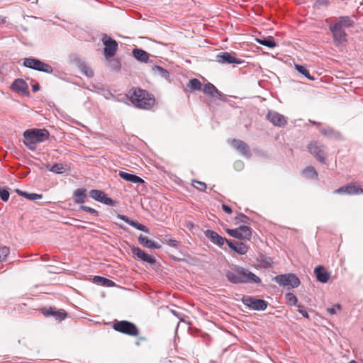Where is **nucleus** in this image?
<instances>
[{
  "instance_id": "nucleus-1",
  "label": "nucleus",
  "mask_w": 363,
  "mask_h": 363,
  "mask_svg": "<svg viewBox=\"0 0 363 363\" xmlns=\"http://www.w3.org/2000/svg\"><path fill=\"white\" fill-rule=\"evenodd\" d=\"M225 276L227 280L233 284H260L261 279L256 274L238 265L232 267L225 270Z\"/></svg>"
},
{
  "instance_id": "nucleus-2",
  "label": "nucleus",
  "mask_w": 363,
  "mask_h": 363,
  "mask_svg": "<svg viewBox=\"0 0 363 363\" xmlns=\"http://www.w3.org/2000/svg\"><path fill=\"white\" fill-rule=\"evenodd\" d=\"M126 96L135 107L141 109L149 110L155 103L152 94L140 88L133 87L130 89Z\"/></svg>"
},
{
  "instance_id": "nucleus-3",
  "label": "nucleus",
  "mask_w": 363,
  "mask_h": 363,
  "mask_svg": "<svg viewBox=\"0 0 363 363\" xmlns=\"http://www.w3.org/2000/svg\"><path fill=\"white\" fill-rule=\"evenodd\" d=\"M49 131L45 128H32L28 129L23 132L25 140L33 141L36 143H40L49 139Z\"/></svg>"
},
{
  "instance_id": "nucleus-4",
  "label": "nucleus",
  "mask_w": 363,
  "mask_h": 363,
  "mask_svg": "<svg viewBox=\"0 0 363 363\" xmlns=\"http://www.w3.org/2000/svg\"><path fill=\"white\" fill-rule=\"evenodd\" d=\"M273 280L279 285L287 287L288 289L297 288L301 284L297 276L291 273L277 275L273 278Z\"/></svg>"
},
{
  "instance_id": "nucleus-5",
  "label": "nucleus",
  "mask_w": 363,
  "mask_h": 363,
  "mask_svg": "<svg viewBox=\"0 0 363 363\" xmlns=\"http://www.w3.org/2000/svg\"><path fill=\"white\" fill-rule=\"evenodd\" d=\"M113 328L117 332L130 336L135 337L139 334L138 327L134 323L128 320L116 321L113 323Z\"/></svg>"
},
{
  "instance_id": "nucleus-6",
  "label": "nucleus",
  "mask_w": 363,
  "mask_h": 363,
  "mask_svg": "<svg viewBox=\"0 0 363 363\" xmlns=\"http://www.w3.org/2000/svg\"><path fill=\"white\" fill-rule=\"evenodd\" d=\"M23 66H25L27 68H30L48 74H51L53 72V68L51 65L38 59L33 57L25 58L23 60Z\"/></svg>"
},
{
  "instance_id": "nucleus-7",
  "label": "nucleus",
  "mask_w": 363,
  "mask_h": 363,
  "mask_svg": "<svg viewBox=\"0 0 363 363\" xmlns=\"http://www.w3.org/2000/svg\"><path fill=\"white\" fill-rule=\"evenodd\" d=\"M328 28L333 34V43L335 46L342 45L347 42V35L345 28L335 23L330 24Z\"/></svg>"
},
{
  "instance_id": "nucleus-8",
  "label": "nucleus",
  "mask_w": 363,
  "mask_h": 363,
  "mask_svg": "<svg viewBox=\"0 0 363 363\" xmlns=\"http://www.w3.org/2000/svg\"><path fill=\"white\" fill-rule=\"evenodd\" d=\"M241 301L245 306L255 311H264L268 306V302L265 300L250 296H243Z\"/></svg>"
},
{
  "instance_id": "nucleus-9",
  "label": "nucleus",
  "mask_w": 363,
  "mask_h": 363,
  "mask_svg": "<svg viewBox=\"0 0 363 363\" xmlns=\"http://www.w3.org/2000/svg\"><path fill=\"white\" fill-rule=\"evenodd\" d=\"M104 45V56L109 59L116 55L118 50V44L117 41L106 34H104L101 39Z\"/></svg>"
},
{
  "instance_id": "nucleus-10",
  "label": "nucleus",
  "mask_w": 363,
  "mask_h": 363,
  "mask_svg": "<svg viewBox=\"0 0 363 363\" xmlns=\"http://www.w3.org/2000/svg\"><path fill=\"white\" fill-rule=\"evenodd\" d=\"M227 233L230 236L241 240H250L252 237V229L247 225H241L235 229H228Z\"/></svg>"
},
{
  "instance_id": "nucleus-11",
  "label": "nucleus",
  "mask_w": 363,
  "mask_h": 363,
  "mask_svg": "<svg viewBox=\"0 0 363 363\" xmlns=\"http://www.w3.org/2000/svg\"><path fill=\"white\" fill-rule=\"evenodd\" d=\"M89 196L95 201L110 206H116L117 203L111 198L107 197L105 192L101 190L91 189L89 191Z\"/></svg>"
},
{
  "instance_id": "nucleus-12",
  "label": "nucleus",
  "mask_w": 363,
  "mask_h": 363,
  "mask_svg": "<svg viewBox=\"0 0 363 363\" xmlns=\"http://www.w3.org/2000/svg\"><path fill=\"white\" fill-rule=\"evenodd\" d=\"M308 150L321 163L325 164V146L318 145L317 143H311L308 145Z\"/></svg>"
},
{
  "instance_id": "nucleus-13",
  "label": "nucleus",
  "mask_w": 363,
  "mask_h": 363,
  "mask_svg": "<svg viewBox=\"0 0 363 363\" xmlns=\"http://www.w3.org/2000/svg\"><path fill=\"white\" fill-rule=\"evenodd\" d=\"M235 53L228 52H220L216 55V62L220 64H242L243 60L236 58Z\"/></svg>"
},
{
  "instance_id": "nucleus-14",
  "label": "nucleus",
  "mask_w": 363,
  "mask_h": 363,
  "mask_svg": "<svg viewBox=\"0 0 363 363\" xmlns=\"http://www.w3.org/2000/svg\"><path fill=\"white\" fill-rule=\"evenodd\" d=\"M267 118L274 126L277 127H284L287 123V118L274 111H269L267 114Z\"/></svg>"
},
{
  "instance_id": "nucleus-15",
  "label": "nucleus",
  "mask_w": 363,
  "mask_h": 363,
  "mask_svg": "<svg viewBox=\"0 0 363 363\" xmlns=\"http://www.w3.org/2000/svg\"><path fill=\"white\" fill-rule=\"evenodd\" d=\"M334 192L340 194L358 195L363 193V189L358 185L350 184L338 188Z\"/></svg>"
},
{
  "instance_id": "nucleus-16",
  "label": "nucleus",
  "mask_w": 363,
  "mask_h": 363,
  "mask_svg": "<svg viewBox=\"0 0 363 363\" xmlns=\"http://www.w3.org/2000/svg\"><path fill=\"white\" fill-rule=\"evenodd\" d=\"M130 250L133 255L135 256L138 259L152 264L156 262V259L154 257L145 252L140 248L133 245L130 247Z\"/></svg>"
},
{
  "instance_id": "nucleus-17",
  "label": "nucleus",
  "mask_w": 363,
  "mask_h": 363,
  "mask_svg": "<svg viewBox=\"0 0 363 363\" xmlns=\"http://www.w3.org/2000/svg\"><path fill=\"white\" fill-rule=\"evenodd\" d=\"M204 234L213 244L222 246L225 242H228V239L219 235L216 232L211 230H206Z\"/></svg>"
},
{
  "instance_id": "nucleus-18",
  "label": "nucleus",
  "mask_w": 363,
  "mask_h": 363,
  "mask_svg": "<svg viewBox=\"0 0 363 363\" xmlns=\"http://www.w3.org/2000/svg\"><path fill=\"white\" fill-rule=\"evenodd\" d=\"M202 91L206 95H209L220 100L223 99V93L210 82L203 85Z\"/></svg>"
},
{
  "instance_id": "nucleus-19",
  "label": "nucleus",
  "mask_w": 363,
  "mask_h": 363,
  "mask_svg": "<svg viewBox=\"0 0 363 363\" xmlns=\"http://www.w3.org/2000/svg\"><path fill=\"white\" fill-rule=\"evenodd\" d=\"M227 245L228 247L239 255H245L248 251V246L243 242L228 240Z\"/></svg>"
},
{
  "instance_id": "nucleus-20",
  "label": "nucleus",
  "mask_w": 363,
  "mask_h": 363,
  "mask_svg": "<svg viewBox=\"0 0 363 363\" xmlns=\"http://www.w3.org/2000/svg\"><path fill=\"white\" fill-rule=\"evenodd\" d=\"M116 216L118 218L123 220L124 222H125L130 226L135 228V229L143 231V232H145V233H149V228L147 226L138 223L137 220L130 219L128 217H127L126 216L121 215V214H117Z\"/></svg>"
},
{
  "instance_id": "nucleus-21",
  "label": "nucleus",
  "mask_w": 363,
  "mask_h": 363,
  "mask_svg": "<svg viewBox=\"0 0 363 363\" xmlns=\"http://www.w3.org/2000/svg\"><path fill=\"white\" fill-rule=\"evenodd\" d=\"M233 147L239 151L242 155L250 157V152L248 145L242 140L234 139L231 142Z\"/></svg>"
},
{
  "instance_id": "nucleus-22",
  "label": "nucleus",
  "mask_w": 363,
  "mask_h": 363,
  "mask_svg": "<svg viewBox=\"0 0 363 363\" xmlns=\"http://www.w3.org/2000/svg\"><path fill=\"white\" fill-rule=\"evenodd\" d=\"M11 89L17 93H28V86L22 79H16L11 85Z\"/></svg>"
},
{
  "instance_id": "nucleus-23",
  "label": "nucleus",
  "mask_w": 363,
  "mask_h": 363,
  "mask_svg": "<svg viewBox=\"0 0 363 363\" xmlns=\"http://www.w3.org/2000/svg\"><path fill=\"white\" fill-rule=\"evenodd\" d=\"M314 273L317 280L321 283H327L330 277V273H328L323 266L315 267Z\"/></svg>"
},
{
  "instance_id": "nucleus-24",
  "label": "nucleus",
  "mask_w": 363,
  "mask_h": 363,
  "mask_svg": "<svg viewBox=\"0 0 363 363\" xmlns=\"http://www.w3.org/2000/svg\"><path fill=\"white\" fill-rule=\"evenodd\" d=\"M118 175L121 178H122L123 179H124L127 182H132L134 184L144 183V180L142 178H140V177H138L135 174H133L120 171L118 172Z\"/></svg>"
},
{
  "instance_id": "nucleus-25",
  "label": "nucleus",
  "mask_w": 363,
  "mask_h": 363,
  "mask_svg": "<svg viewBox=\"0 0 363 363\" xmlns=\"http://www.w3.org/2000/svg\"><path fill=\"white\" fill-rule=\"evenodd\" d=\"M133 56L139 62L147 63L150 55L145 50L140 48H135L132 50Z\"/></svg>"
},
{
  "instance_id": "nucleus-26",
  "label": "nucleus",
  "mask_w": 363,
  "mask_h": 363,
  "mask_svg": "<svg viewBox=\"0 0 363 363\" xmlns=\"http://www.w3.org/2000/svg\"><path fill=\"white\" fill-rule=\"evenodd\" d=\"M138 242L140 245L150 249H160L161 245L150 239L148 238L140 235L138 237Z\"/></svg>"
},
{
  "instance_id": "nucleus-27",
  "label": "nucleus",
  "mask_w": 363,
  "mask_h": 363,
  "mask_svg": "<svg viewBox=\"0 0 363 363\" xmlns=\"http://www.w3.org/2000/svg\"><path fill=\"white\" fill-rule=\"evenodd\" d=\"M335 23L343 28H352L354 26V21L348 16H340Z\"/></svg>"
},
{
  "instance_id": "nucleus-28",
  "label": "nucleus",
  "mask_w": 363,
  "mask_h": 363,
  "mask_svg": "<svg viewBox=\"0 0 363 363\" xmlns=\"http://www.w3.org/2000/svg\"><path fill=\"white\" fill-rule=\"evenodd\" d=\"M45 167L50 172L57 174L65 172L68 169V166L62 163H55L52 165L47 164Z\"/></svg>"
},
{
  "instance_id": "nucleus-29",
  "label": "nucleus",
  "mask_w": 363,
  "mask_h": 363,
  "mask_svg": "<svg viewBox=\"0 0 363 363\" xmlns=\"http://www.w3.org/2000/svg\"><path fill=\"white\" fill-rule=\"evenodd\" d=\"M93 282L106 287H113L116 285L113 281L101 276H94Z\"/></svg>"
},
{
  "instance_id": "nucleus-30",
  "label": "nucleus",
  "mask_w": 363,
  "mask_h": 363,
  "mask_svg": "<svg viewBox=\"0 0 363 363\" xmlns=\"http://www.w3.org/2000/svg\"><path fill=\"white\" fill-rule=\"evenodd\" d=\"M73 196L76 203H82L86 197V190L84 188L77 189L74 191Z\"/></svg>"
},
{
  "instance_id": "nucleus-31",
  "label": "nucleus",
  "mask_w": 363,
  "mask_h": 363,
  "mask_svg": "<svg viewBox=\"0 0 363 363\" xmlns=\"http://www.w3.org/2000/svg\"><path fill=\"white\" fill-rule=\"evenodd\" d=\"M322 135L324 136L329 138H340V133L337 131H335L333 128L331 127H326L321 128L320 130Z\"/></svg>"
},
{
  "instance_id": "nucleus-32",
  "label": "nucleus",
  "mask_w": 363,
  "mask_h": 363,
  "mask_svg": "<svg viewBox=\"0 0 363 363\" xmlns=\"http://www.w3.org/2000/svg\"><path fill=\"white\" fill-rule=\"evenodd\" d=\"M152 69L155 74H157L167 80L169 79V72L166 69L158 65H155L152 67Z\"/></svg>"
},
{
  "instance_id": "nucleus-33",
  "label": "nucleus",
  "mask_w": 363,
  "mask_h": 363,
  "mask_svg": "<svg viewBox=\"0 0 363 363\" xmlns=\"http://www.w3.org/2000/svg\"><path fill=\"white\" fill-rule=\"evenodd\" d=\"M302 174L306 179H316L318 177V172L312 166L306 167L302 171Z\"/></svg>"
},
{
  "instance_id": "nucleus-34",
  "label": "nucleus",
  "mask_w": 363,
  "mask_h": 363,
  "mask_svg": "<svg viewBox=\"0 0 363 363\" xmlns=\"http://www.w3.org/2000/svg\"><path fill=\"white\" fill-rule=\"evenodd\" d=\"M256 40L259 44L269 48H273L277 46V44L272 37L257 38Z\"/></svg>"
},
{
  "instance_id": "nucleus-35",
  "label": "nucleus",
  "mask_w": 363,
  "mask_h": 363,
  "mask_svg": "<svg viewBox=\"0 0 363 363\" xmlns=\"http://www.w3.org/2000/svg\"><path fill=\"white\" fill-rule=\"evenodd\" d=\"M16 192L18 193V195H21L30 201H35V200L40 199L43 198L42 194H35V193H28L26 191H23L19 189H17Z\"/></svg>"
},
{
  "instance_id": "nucleus-36",
  "label": "nucleus",
  "mask_w": 363,
  "mask_h": 363,
  "mask_svg": "<svg viewBox=\"0 0 363 363\" xmlns=\"http://www.w3.org/2000/svg\"><path fill=\"white\" fill-rule=\"evenodd\" d=\"M201 87H202V84H201V82L196 78L191 79L187 84V88L191 91L201 90Z\"/></svg>"
},
{
  "instance_id": "nucleus-37",
  "label": "nucleus",
  "mask_w": 363,
  "mask_h": 363,
  "mask_svg": "<svg viewBox=\"0 0 363 363\" xmlns=\"http://www.w3.org/2000/svg\"><path fill=\"white\" fill-rule=\"evenodd\" d=\"M295 67H296V69L299 73H301V74L305 76L309 80H312L313 81V80L315 79V78L310 74L309 71L304 66L301 65H296Z\"/></svg>"
},
{
  "instance_id": "nucleus-38",
  "label": "nucleus",
  "mask_w": 363,
  "mask_h": 363,
  "mask_svg": "<svg viewBox=\"0 0 363 363\" xmlns=\"http://www.w3.org/2000/svg\"><path fill=\"white\" fill-rule=\"evenodd\" d=\"M108 67L113 71H119L121 67V64L118 59L113 58L108 61Z\"/></svg>"
},
{
  "instance_id": "nucleus-39",
  "label": "nucleus",
  "mask_w": 363,
  "mask_h": 363,
  "mask_svg": "<svg viewBox=\"0 0 363 363\" xmlns=\"http://www.w3.org/2000/svg\"><path fill=\"white\" fill-rule=\"evenodd\" d=\"M80 70L82 74H84V75H86L88 77H94L93 70L86 65H82L80 66Z\"/></svg>"
},
{
  "instance_id": "nucleus-40",
  "label": "nucleus",
  "mask_w": 363,
  "mask_h": 363,
  "mask_svg": "<svg viewBox=\"0 0 363 363\" xmlns=\"http://www.w3.org/2000/svg\"><path fill=\"white\" fill-rule=\"evenodd\" d=\"M285 298L289 303L291 306H296L298 302L296 296L291 292H288L285 294Z\"/></svg>"
},
{
  "instance_id": "nucleus-41",
  "label": "nucleus",
  "mask_w": 363,
  "mask_h": 363,
  "mask_svg": "<svg viewBox=\"0 0 363 363\" xmlns=\"http://www.w3.org/2000/svg\"><path fill=\"white\" fill-rule=\"evenodd\" d=\"M236 223H249L250 219L246 215L242 213H238L237 216L235 218Z\"/></svg>"
},
{
  "instance_id": "nucleus-42",
  "label": "nucleus",
  "mask_w": 363,
  "mask_h": 363,
  "mask_svg": "<svg viewBox=\"0 0 363 363\" xmlns=\"http://www.w3.org/2000/svg\"><path fill=\"white\" fill-rule=\"evenodd\" d=\"M10 250L7 247H0V262L6 261L8 255H9Z\"/></svg>"
},
{
  "instance_id": "nucleus-43",
  "label": "nucleus",
  "mask_w": 363,
  "mask_h": 363,
  "mask_svg": "<svg viewBox=\"0 0 363 363\" xmlns=\"http://www.w3.org/2000/svg\"><path fill=\"white\" fill-rule=\"evenodd\" d=\"M10 194L7 188L0 186V198L4 201H7L9 199Z\"/></svg>"
},
{
  "instance_id": "nucleus-44",
  "label": "nucleus",
  "mask_w": 363,
  "mask_h": 363,
  "mask_svg": "<svg viewBox=\"0 0 363 363\" xmlns=\"http://www.w3.org/2000/svg\"><path fill=\"white\" fill-rule=\"evenodd\" d=\"M165 242L170 247L174 248H179L181 245V243L179 241L176 240L174 238H165L164 239Z\"/></svg>"
},
{
  "instance_id": "nucleus-45",
  "label": "nucleus",
  "mask_w": 363,
  "mask_h": 363,
  "mask_svg": "<svg viewBox=\"0 0 363 363\" xmlns=\"http://www.w3.org/2000/svg\"><path fill=\"white\" fill-rule=\"evenodd\" d=\"M56 309L55 308L50 307L48 308H43L41 309V313L45 316H54L55 315Z\"/></svg>"
},
{
  "instance_id": "nucleus-46",
  "label": "nucleus",
  "mask_w": 363,
  "mask_h": 363,
  "mask_svg": "<svg viewBox=\"0 0 363 363\" xmlns=\"http://www.w3.org/2000/svg\"><path fill=\"white\" fill-rule=\"evenodd\" d=\"M80 209H82L84 211L89 212L90 214H91L94 216H99V212L91 207L81 205Z\"/></svg>"
},
{
  "instance_id": "nucleus-47",
  "label": "nucleus",
  "mask_w": 363,
  "mask_h": 363,
  "mask_svg": "<svg viewBox=\"0 0 363 363\" xmlns=\"http://www.w3.org/2000/svg\"><path fill=\"white\" fill-rule=\"evenodd\" d=\"M193 186L202 191H204L206 189V184L203 182L193 180Z\"/></svg>"
},
{
  "instance_id": "nucleus-48",
  "label": "nucleus",
  "mask_w": 363,
  "mask_h": 363,
  "mask_svg": "<svg viewBox=\"0 0 363 363\" xmlns=\"http://www.w3.org/2000/svg\"><path fill=\"white\" fill-rule=\"evenodd\" d=\"M53 317H55L57 320H62L67 317V313L63 309L57 310L55 315H54Z\"/></svg>"
},
{
  "instance_id": "nucleus-49",
  "label": "nucleus",
  "mask_w": 363,
  "mask_h": 363,
  "mask_svg": "<svg viewBox=\"0 0 363 363\" xmlns=\"http://www.w3.org/2000/svg\"><path fill=\"white\" fill-rule=\"evenodd\" d=\"M36 143L33 141L26 140L24 141V145L30 150L35 151L36 149Z\"/></svg>"
},
{
  "instance_id": "nucleus-50",
  "label": "nucleus",
  "mask_w": 363,
  "mask_h": 363,
  "mask_svg": "<svg viewBox=\"0 0 363 363\" xmlns=\"http://www.w3.org/2000/svg\"><path fill=\"white\" fill-rule=\"evenodd\" d=\"M330 0H317L315 6L319 9L320 6L328 7L330 5Z\"/></svg>"
},
{
  "instance_id": "nucleus-51",
  "label": "nucleus",
  "mask_w": 363,
  "mask_h": 363,
  "mask_svg": "<svg viewBox=\"0 0 363 363\" xmlns=\"http://www.w3.org/2000/svg\"><path fill=\"white\" fill-rule=\"evenodd\" d=\"M298 307V312L300 313L303 317L306 318H309V315H308V312L303 309V307L302 305H298L297 306Z\"/></svg>"
},
{
  "instance_id": "nucleus-52",
  "label": "nucleus",
  "mask_w": 363,
  "mask_h": 363,
  "mask_svg": "<svg viewBox=\"0 0 363 363\" xmlns=\"http://www.w3.org/2000/svg\"><path fill=\"white\" fill-rule=\"evenodd\" d=\"M341 306L340 304H336L332 308H328L327 309L328 312L330 314H335L337 310H340Z\"/></svg>"
},
{
  "instance_id": "nucleus-53",
  "label": "nucleus",
  "mask_w": 363,
  "mask_h": 363,
  "mask_svg": "<svg viewBox=\"0 0 363 363\" xmlns=\"http://www.w3.org/2000/svg\"><path fill=\"white\" fill-rule=\"evenodd\" d=\"M222 209L226 213H228V214H230L232 213V209L230 206H228V205L226 204H223L222 205Z\"/></svg>"
},
{
  "instance_id": "nucleus-54",
  "label": "nucleus",
  "mask_w": 363,
  "mask_h": 363,
  "mask_svg": "<svg viewBox=\"0 0 363 363\" xmlns=\"http://www.w3.org/2000/svg\"><path fill=\"white\" fill-rule=\"evenodd\" d=\"M171 311L174 314V315H175L176 317L179 318L180 320H184V318H183L184 315L182 313H180L179 312H177V311H176L174 310H172Z\"/></svg>"
},
{
  "instance_id": "nucleus-55",
  "label": "nucleus",
  "mask_w": 363,
  "mask_h": 363,
  "mask_svg": "<svg viewBox=\"0 0 363 363\" xmlns=\"http://www.w3.org/2000/svg\"><path fill=\"white\" fill-rule=\"evenodd\" d=\"M235 167L237 169H241L243 167V163L241 161H238L235 163Z\"/></svg>"
},
{
  "instance_id": "nucleus-56",
  "label": "nucleus",
  "mask_w": 363,
  "mask_h": 363,
  "mask_svg": "<svg viewBox=\"0 0 363 363\" xmlns=\"http://www.w3.org/2000/svg\"><path fill=\"white\" fill-rule=\"evenodd\" d=\"M273 262L272 259L269 257L266 258V260L264 261V264L267 267H270L272 264Z\"/></svg>"
},
{
  "instance_id": "nucleus-57",
  "label": "nucleus",
  "mask_w": 363,
  "mask_h": 363,
  "mask_svg": "<svg viewBox=\"0 0 363 363\" xmlns=\"http://www.w3.org/2000/svg\"><path fill=\"white\" fill-rule=\"evenodd\" d=\"M32 89L34 92H36L38 91H39L40 89V86L38 85V84H33L32 86Z\"/></svg>"
},
{
  "instance_id": "nucleus-58",
  "label": "nucleus",
  "mask_w": 363,
  "mask_h": 363,
  "mask_svg": "<svg viewBox=\"0 0 363 363\" xmlns=\"http://www.w3.org/2000/svg\"><path fill=\"white\" fill-rule=\"evenodd\" d=\"M6 23V19L4 16H0V25Z\"/></svg>"
},
{
  "instance_id": "nucleus-59",
  "label": "nucleus",
  "mask_w": 363,
  "mask_h": 363,
  "mask_svg": "<svg viewBox=\"0 0 363 363\" xmlns=\"http://www.w3.org/2000/svg\"><path fill=\"white\" fill-rule=\"evenodd\" d=\"M145 338L143 337H140L138 339V341L136 342V345H140V341H145Z\"/></svg>"
},
{
  "instance_id": "nucleus-60",
  "label": "nucleus",
  "mask_w": 363,
  "mask_h": 363,
  "mask_svg": "<svg viewBox=\"0 0 363 363\" xmlns=\"http://www.w3.org/2000/svg\"><path fill=\"white\" fill-rule=\"evenodd\" d=\"M309 122L311 123L313 125H320V123L314 121L309 120Z\"/></svg>"
}]
</instances>
